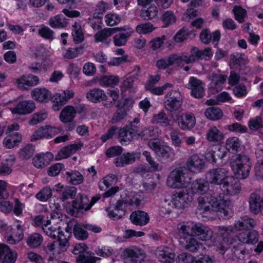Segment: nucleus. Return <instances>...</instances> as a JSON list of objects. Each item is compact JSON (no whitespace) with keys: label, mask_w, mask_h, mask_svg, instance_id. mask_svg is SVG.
Returning <instances> with one entry per match:
<instances>
[{"label":"nucleus","mask_w":263,"mask_h":263,"mask_svg":"<svg viewBox=\"0 0 263 263\" xmlns=\"http://www.w3.org/2000/svg\"><path fill=\"white\" fill-rule=\"evenodd\" d=\"M34 152L35 147L31 144H28L20 149L18 154L22 159L28 160L33 156Z\"/></svg>","instance_id":"3c124183"},{"label":"nucleus","mask_w":263,"mask_h":263,"mask_svg":"<svg viewBox=\"0 0 263 263\" xmlns=\"http://www.w3.org/2000/svg\"><path fill=\"white\" fill-rule=\"evenodd\" d=\"M22 140V135L17 132L11 133L4 139V145L7 148H12L17 146Z\"/></svg>","instance_id":"f704fd0d"},{"label":"nucleus","mask_w":263,"mask_h":263,"mask_svg":"<svg viewBox=\"0 0 263 263\" xmlns=\"http://www.w3.org/2000/svg\"><path fill=\"white\" fill-rule=\"evenodd\" d=\"M0 230L4 232V237L6 241L10 245H15L23 239L24 229L23 226L18 224L15 229L7 223H3L0 224Z\"/></svg>","instance_id":"20e7f679"},{"label":"nucleus","mask_w":263,"mask_h":263,"mask_svg":"<svg viewBox=\"0 0 263 263\" xmlns=\"http://www.w3.org/2000/svg\"><path fill=\"white\" fill-rule=\"evenodd\" d=\"M213 235V232L209 227L201 223H196L194 236H196L199 240L202 241L210 240Z\"/></svg>","instance_id":"a211bd4d"},{"label":"nucleus","mask_w":263,"mask_h":263,"mask_svg":"<svg viewBox=\"0 0 263 263\" xmlns=\"http://www.w3.org/2000/svg\"><path fill=\"white\" fill-rule=\"evenodd\" d=\"M100 84L103 86L115 87L119 83V77L114 75H105L100 79Z\"/></svg>","instance_id":"49530a36"},{"label":"nucleus","mask_w":263,"mask_h":263,"mask_svg":"<svg viewBox=\"0 0 263 263\" xmlns=\"http://www.w3.org/2000/svg\"><path fill=\"white\" fill-rule=\"evenodd\" d=\"M198 209L203 212L215 211L219 212L221 216L229 215L230 201L224 199L223 196H212L209 193L202 194L198 198Z\"/></svg>","instance_id":"f03ea898"},{"label":"nucleus","mask_w":263,"mask_h":263,"mask_svg":"<svg viewBox=\"0 0 263 263\" xmlns=\"http://www.w3.org/2000/svg\"><path fill=\"white\" fill-rule=\"evenodd\" d=\"M233 12L236 20L239 23H243L245 21V18L247 14L246 10L241 6H235L233 9Z\"/></svg>","instance_id":"e2e57ef3"},{"label":"nucleus","mask_w":263,"mask_h":263,"mask_svg":"<svg viewBox=\"0 0 263 263\" xmlns=\"http://www.w3.org/2000/svg\"><path fill=\"white\" fill-rule=\"evenodd\" d=\"M83 146V143H73L68 145L60 150L55 156V160H61L63 159H66L75 153Z\"/></svg>","instance_id":"dca6fc26"},{"label":"nucleus","mask_w":263,"mask_h":263,"mask_svg":"<svg viewBox=\"0 0 263 263\" xmlns=\"http://www.w3.org/2000/svg\"><path fill=\"white\" fill-rule=\"evenodd\" d=\"M180 58L176 54H173L167 59H161L156 62V66L159 69H165L177 62Z\"/></svg>","instance_id":"a19ab883"},{"label":"nucleus","mask_w":263,"mask_h":263,"mask_svg":"<svg viewBox=\"0 0 263 263\" xmlns=\"http://www.w3.org/2000/svg\"><path fill=\"white\" fill-rule=\"evenodd\" d=\"M67 180L73 185H78L82 182L83 177L78 172H66Z\"/></svg>","instance_id":"4d7b16f0"},{"label":"nucleus","mask_w":263,"mask_h":263,"mask_svg":"<svg viewBox=\"0 0 263 263\" xmlns=\"http://www.w3.org/2000/svg\"><path fill=\"white\" fill-rule=\"evenodd\" d=\"M237 237L243 243L254 245L258 240V233L256 231L242 232L238 234Z\"/></svg>","instance_id":"bb28decb"},{"label":"nucleus","mask_w":263,"mask_h":263,"mask_svg":"<svg viewBox=\"0 0 263 263\" xmlns=\"http://www.w3.org/2000/svg\"><path fill=\"white\" fill-rule=\"evenodd\" d=\"M161 170V165H138L135 169V173L142 177L149 175V173Z\"/></svg>","instance_id":"a18cd8bd"},{"label":"nucleus","mask_w":263,"mask_h":263,"mask_svg":"<svg viewBox=\"0 0 263 263\" xmlns=\"http://www.w3.org/2000/svg\"><path fill=\"white\" fill-rule=\"evenodd\" d=\"M126 32H120L115 34L113 37V42L116 46H122L126 45L128 39L133 33L132 29H129Z\"/></svg>","instance_id":"4c0bfd02"},{"label":"nucleus","mask_w":263,"mask_h":263,"mask_svg":"<svg viewBox=\"0 0 263 263\" xmlns=\"http://www.w3.org/2000/svg\"><path fill=\"white\" fill-rule=\"evenodd\" d=\"M175 123L183 130H190L196 124V118L191 113L177 114L172 116Z\"/></svg>","instance_id":"0eeeda50"},{"label":"nucleus","mask_w":263,"mask_h":263,"mask_svg":"<svg viewBox=\"0 0 263 263\" xmlns=\"http://www.w3.org/2000/svg\"><path fill=\"white\" fill-rule=\"evenodd\" d=\"M141 157V154L140 152H124L116 158L115 164H132L140 159Z\"/></svg>","instance_id":"6ab92c4d"},{"label":"nucleus","mask_w":263,"mask_h":263,"mask_svg":"<svg viewBox=\"0 0 263 263\" xmlns=\"http://www.w3.org/2000/svg\"><path fill=\"white\" fill-rule=\"evenodd\" d=\"M117 109L111 118L113 123L122 121L127 115V111L121 107V102L118 101L116 106Z\"/></svg>","instance_id":"8fccbe9b"},{"label":"nucleus","mask_w":263,"mask_h":263,"mask_svg":"<svg viewBox=\"0 0 263 263\" xmlns=\"http://www.w3.org/2000/svg\"><path fill=\"white\" fill-rule=\"evenodd\" d=\"M77 112L76 108L71 105L65 106L60 112L59 119L62 123L66 124L65 128L68 132H71L75 128L76 122L74 119Z\"/></svg>","instance_id":"39448f33"},{"label":"nucleus","mask_w":263,"mask_h":263,"mask_svg":"<svg viewBox=\"0 0 263 263\" xmlns=\"http://www.w3.org/2000/svg\"><path fill=\"white\" fill-rule=\"evenodd\" d=\"M179 243L186 250L196 252L200 247V243L194 235L180 236Z\"/></svg>","instance_id":"aec40b11"},{"label":"nucleus","mask_w":263,"mask_h":263,"mask_svg":"<svg viewBox=\"0 0 263 263\" xmlns=\"http://www.w3.org/2000/svg\"><path fill=\"white\" fill-rule=\"evenodd\" d=\"M124 204L139 206L141 203L140 196L135 193H130L123 200Z\"/></svg>","instance_id":"69168bd1"},{"label":"nucleus","mask_w":263,"mask_h":263,"mask_svg":"<svg viewBox=\"0 0 263 263\" xmlns=\"http://www.w3.org/2000/svg\"><path fill=\"white\" fill-rule=\"evenodd\" d=\"M130 218L134 224L140 226L146 224L149 220L148 214L142 211L133 212L130 216Z\"/></svg>","instance_id":"c756f323"},{"label":"nucleus","mask_w":263,"mask_h":263,"mask_svg":"<svg viewBox=\"0 0 263 263\" xmlns=\"http://www.w3.org/2000/svg\"><path fill=\"white\" fill-rule=\"evenodd\" d=\"M32 98L40 103H48L50 101L53 102L54 96H52L51 92L45 87H36L31 92Z\"/></svg>","instance_id":"ddd939ff"},{"label":"nucleus","mask_w":263,"mask_h":263,"mask_svg":"<svg viewBox=\"0 0 263 263\" xmlns=\"http://www.w3.org/2000/svg\"><path fill=\"white\" fill-rule=\"evenodd\" d=\"M192 183V178L188 174V171L184 166L179 167L172 171L167 177V185L173 189L188 187Z\"/></svg>","instance_id":"7ed1b4c3"},{"label":"nucleus","mask_w":263,"mask_h":263,"mask_svg":"<svg viewBox=\"0 0 263 263\" xmlns=\"http://www.w3.org/2000/svg\"><path fill=\"white\" fill-rule=\"evenodd\" d=\"M196 223L195 222L190 221H183L178 223L177 229L180 236L194 235Z\"/></svg>","instance_id":"cd10ccee"},{"label":"nucleus","mask_w":263,"mask_h":263,"mask_svg":"<svg viewBox=\"0 0 263 263\" xmlns=\"http://www.w3.org/2000/svg\"><path fill=\"white\" fill-rule=\"evenodd\" d=\"M248 127L252 131H257L263 128V118L260 116L250 118L248 122Z\"/></svg>","instance_id":"5fc2aeb1"},{"label":"nucleus","mask_w":263,"mask_h":263,"mask_svg":"<svg viewBox=\"0 0 263 263\" xmlns=\"http://www.w3.org/2000/svg\"><path fill=\"white\" fill-rule=\"evenodd\" d=\"M221 38V33L219 30H216L211 33L209 28L203 29L199 34L201 42L205 45L209 44L211 41L214 46L218 44Z\"/></svg>","instance_id":"f8f14e48"},{"label":"nucleus","mask_w":263,"mask_h":263,"mask_svg":"<svg viewBox=\"0 0 263 263\" xmlns=\"http://www.w3.org/2000/svg\"><path fill=\"white\" fill-rule=\"evenodd\" d=\"M106 212H107V215L114 220L121 218L125 213L124 208H123V202L120 200L118 201L115 210L109 207L106 209Z\"/></svg>","instance_id":"e433bc0d"},{"label":"nucleus","mask_w":263,"mask_h":263,"mask_svg":"<svg viewBox=\"0 0 263 263\" xmlns=\"http://www.w3.org/2000/svg\"><path fill=\"white\" fill-rule=\"evenodd\" d=\"M86 97L89 101L94 103L107 101V99L104 91L97 88L89 89L86 94Z\"/></svg>","instance_id":"5701e85b"},{"label":"nucleus","mask_w":263,"mask_h":263,"mask_svg":"<svg viewBox=\"0 0 263 263\" xmlns=\"http://www.w3.org/2000/svg\"><path fill=\"white\" fill-rule=\"evenodd\" d=\"M228 171L224 168L212 169L209 171L206 178L211 183L222 185L225 179L228 177Z\"/></svg>","instance_id":"9d476101"},{"label":"nucleus","mask_w":263,"mask_h":263,"mask_svg":"<svg viewBox=\"0 0 263 263\" xmlns=\"http://www.w3.org/2000/svg\"><path fill=\"white\" fill-rule=\"evenodd\" d=\"M35 108V105L32 100H25L16 102L10 110L13 115H26L32 112Z\"/></svg>","instance_id":"1a4fd4ad"},{"label":"nucleus","mask_w":263,"mask_h":263,"mask_svg":"<svg viewBox=\"0 0 263 263\" xmlns=\"http://www.w3.org/2000/svg\"><path fill=\"white\" fill-rule=\"evenodd\" d=\"M236 178L243 179L248 177L250 165H231Z\"/></svg>","instance_id":"58836bf2"},{"label":"nucleus","mask_w":263,"mask_h":263,"mask_svg":"<svg viewBox=\"0 0 263 263\" xmlns=\"http://www.w3.org/2000/svg\"><path fill=\"white\" fill-rule=\"evenodd\" d=\"M70 237L69 234L67 235H65V234L61 233V235H59L58 240L57 241L58 247H57V252L59 254L62 252L66 251L67 248L69 246V242L68 238Z\"/></svg>","instance_id":"09e8293b"},{"label":"nucleus","mask_w":263,"mask_h":263,"mask_svg":"<svg viewBox=\"0 0 263 263\" xmlns=\"http://www.w3.org/2000/svg\"><path fill=\"white\" fill-rule=\"evenodd\" d=\"M250 209L252 213H260L263 216V198L255 193L251 194L249 198Z\"/></svg>","instance_id":"4be33fe9"},{"label":"nucleus","mask_w":263,"mask_h":263,"mask_svg":"<svg viewBox=\"0 0 263 263\" xmlns=\"http://www.w3.org/2000/svg\"><path fill=\"white\" fill-rule=\"evenodd\" d=\"M183 103L182 96L179 91L171 90L164 98V105L166 110L170 111L178 110Z\"/></svg>","instance_id":"423d86ee"},{"label":"nucleus","mask_w":263,"mask_h":263,"mask_svg":"<svg viewBox=\"0 0 263 263\" xmlns=\"http://www.w3.org/2000/svg\"><path fill=\"white\" fill-rule=\"evenodd\" d=\"M125 255L135 263L141 262L145 258V254L143 250L137 248L132 247L126 249L124 251Z\"/></svg>","instance_id":"b1692460"},{"label":"nucleus","mask_w":263,"mask_h":263,"mask_svg":"<svg viewBox=\"0 0 263 263\" xmlns=\"http://www.w3.org/2000/svg\"><path fill=\"white\" fill-rule=\"evenodd\" d=\"M189 195L183 192H176L173 195L172 202L174 207L178 209L185 208L187 204Z\"/></svg>","instance_id":"c85d7f7f"},{"label":"nucleus","mask_w":263,"mask_h":263,"mask_svg":"<svg viewBox=\"0 0 263 263\" xmlns=\"http://www.w3.org/2000/svg\"><path fill=\"white\" fill-rule=\"evenodd\" d=\"M191 86V95L196 99H201L205 95L202 81L194 77H191L189 80Z\"/></svg>","instance_id":"2eb2a0df"},{"label":"nucleus","mask_w":263,"mask_h":263,"mask_svg":"<svg viewBox=\"0 0 263 263\" xmlns=\"http://www.w3.org/2000/svg\"><path fill=\"white\" fill-rule=\"evenodd\" d=\"M121 21L120 16L115 13H109L105 16V22L107 26H114Z\"/></svg>","instance_id":"0e129e2a"},{"label":"nucleus","mask_w":263,"mask_h":263,"mask_svg":"<svg viewBox=\"0 0 263 263\" xmlns=\"http://www.w3.org/2000/svg\"><path fill=\"white\" fill-rule=\"evenodd\" d=\"M191 187L193 193L202 195L208 190L209 185L207 181L197 180L192 183Z\"/></svg>","instance_id":"de8ad7c7"},{"label":"nucleus","mask_w":263,"mask_h":263,"mask_svg":"<svg viewBox=\"0 0 263 263\" xmlns=\"http://www.w3.org/2000/svg\"><path fill=\"white\" fill-rule=\"evenodd\" d=\"M53 158V155L51 152L40 153L33 158L32 164H50Z\"/></svg>","instance_id":"72a5a7b5"},{"label":"nucleus","mask_w":263,"mask_h":263,"mask_svg":"<svg viewBox=\"0 0 263 263\" xmlns=\"http://www.w3.org/2000/svg\"><path fill=\"white\" fill-rule=\"evenodd\" d=\"M17 257L16 251H12L5 244L0 243V260L2 263H14Z\"/></svg>","instance_id":"f3484780"},{"label":"nucleus","mask_w":263,"mask_h":263,"mask_svg":"<svg viewBox=\"0 0 263 263\" xmlns=\"http://www.w3.org/2000/svg\"><path fill=\"white\" fill-rule=\"evenodd\" d=\"M48 116V114L46 112H37L34 114L30 120L29 124L30 125L34 126L39 123L42 122L45 120Z\"/></svg>","instance_id":"774afa93"},{"label":"nucleus","mask_w":263,"mask_h":263,"mask_svg":"<svg viewBox=\"0 0 263 263\" xmlns=\"http://www.w3.org/2000/svg\"><path fill=\"white\" fill-rule=\"evenodd\" d=\"M39 78L37 76L29 74L27 76H23L16 80V83L19 88L28 89L30 87L37 85L39 83Z\"/></svg>","instance_id":"412c9836"},{"label":"nucleus","mask_w":263,"mask_h":263,"mask_svg":"<svg viewBox=\"0 0 263 263\" xmlns=\"http://www.w3.org/2000/svg\"><path fill=\"white\" fill-rule=\"evenodd\" d=\"M154 119L156 123L163 127H167L170 125V120L163 110L160 111L154 116Z\"/></svg>","instance_id":"052dcab7"},{"label":"nucleus","mask_w":263,"mask_h":263,"mask_svg":"<svg viewBox=\"0 0 263 263\" xmlns=\"http://www.w3.org/2000/svg\"><path fill=\"white\" fill-rule=\"evenodd\" d=\"M158 9L155 5H150L146 8H143L140 12V16L144 20H151L157 16Z\"/></svg>","instance_id":"37998d69"},{"label":"nucleus","mask_w":263,"mask_h":263,"mask_svg":"<svg viewBox=\"0 0 263 263\" xmlns=\"http://www.w3.org/2000/svg\"><path fill=\"white\" fill-rule=\"evenodd\" d=\"M74 93L72 90H66L63 94L56 93L53 98L52 109L54 111L60 110L68 101L74 97Z\"/></svg>","instance_id":"9b49d317"},{"label":"nucleus","mask_w":263,"mask_h":263,"mask_svg":"<svg viewBox=\"0 0 263 263\" xmlns=\"http://www.w3.org/2000/svg\"><path fill=\"white\" fill-rule=\"evenodd\" d=\"M83 226L77 224L73 228V234L76 238L79 240H84L87 238L88 234L85 230Z\"/></svg>","instance_id":"680f3d73"},{"label":"nucleus","mask_w":263,"mask_h":263,"mask_svg":"<svg viewBox=\"0 0 263 263\" xmlns=\"http://www.w3.org/2000/svg\"><path fill=\"white\" fill-rule=\"evenodd\" d=\"M43 231L48 236L55 238L57 237H59V235H61V233L63 232L60 230V227H53L50 226V222L44 227H43Z\"/></svg>","instance_id":"6e6d98bb"},{"label":"nucleus","mask_w":263,"mask_h":263,"mask_svg":"<svg viewBox=\"0 0 263 263\" xmlns=\"http://www.w3.org/2000/svg\"><path fill=\"white\" fill-rule=\"evenodd\" d=\"M206 117L211 121H217L222 118L223 112L218 107L211 106L206 108L204 112Z\"/></svg>","instance_id":"79ce46f5"},{"label":"nucleus","mask_w":263,"mask_h":263,"mask_svg":"<svg viewBox=\"0 0 263 263\" xmlns=\"http://www.w3.org/2000/svg\"><path fill=\"white\" fill-rule=\"evenodd\" d=\"M134 136L128 126H124L118 130V139L122 145H127L133 140Z\"/></svg>","instance_id":"2f4dec72"},{"label":"nucleus","mask_w":263,"mask_h":263,"mask_svg":"<svg viewBox=\"0 0 263 263\" xmlns=\"http://www.w3.org/2000/svg\"><path fill=\"white\" fill-rule=\"evenodd\" d=\"M220 187L224 194L231 196L239 194L241 190L240 181L232 176L227 177Z\"/></svg>","instance_id":"6e6552de"},{"label":"nucleus","mask_w":263,"mask_h":263,"mask_svg":"<svg viewBox=\"0 0 263 263\" xmlns=\"http://www.w3.org/2000/svg\"><path fill=\"white\" fill-rule=\"evenodd\" d=\"M98 258L94 254L90 252H86L80 255L77 259V263H96Z\"/></svg>","instance_id":"bf43d9fd"},{"label":"nucleus","mask_w":263,"mask_h":263,"mask_svg":"<svg viewBox=\"0 0 263 263\" xmlns=\"http://www.w3.org/2000/svg\"><path fill=\"white\" fill-rule=\"evenodd\" d=\"M240 145V139L237 137H232L227 139L225 147L228 152L236 153L238 152Z\"/></svg>","instance_id":"c03bdc74"},{"label":"nucleus","mask_w":263,"mask_h":263,"mask_svg":"<svg viewBox=\"0 0 263 263\" xmlns=\"http://www.w3.org/2000/svg\"><path fill=\"white\" fill-rule=\"evenodd\" d=\"M191 34L187 27L184 26L180 29L174 35L173 40L177 43H181L187 39Z\"/></svg>","instance_id":"603ef678"},{"label":"nucleus","mask_w":263,"mask_h":263,"mask_svg":"<svg viewBox=\"0 0 263 263\" xmlns=\"http://www.w3.org/2000/svg\"><path fill=\"white\" fill-rule=\"evenodd\" d=\"M174 206L171 201L167 199H164L161 201L159 213L160 216L163 217L166 214H169L172 211Z\"/></svg>","instance_id":"13d9d810"},{"label":"nucleus","mask_w":263,"mask_h":263,"mask_svg":"<svg viewBox=\"0 0 263 263\" xmlns=\"http://www.w3.org/2000/svg\"><path fill=\"white\" fill-rule=\"evenodd\" d=\"M26 243L30 249H36L39 248L43 242V237L39 233H33L29 234L26 237Z\"/></svg>","instance_id":"473e14b6"},{"label":"nucleus","mask_w":263,"mask_h":263,"mask_svg":"<svg viewBox=\"0 0 263 263\" xmlns=\"http://www.w3.org/2000/svg\"><path fill=\"white\" fill-rule=\"evenodd\" d=\"M257 225V221L248 216H244L237 221L233 227H219L218 232L221 236H218L212 239L214 250L223 254L231 243V240L227 237L230 232L242 230H251Z\"/></svg>","instance_id":"f257e3e1"},{"label":"nucleus","mask_w":263,"mask_h":263,"mask_svg":"<svg viewBox=\"0 0 263 263\" xmlns=\"http://www.w3.org/2000/svg\"><path fill=\"white\" fill-rule=\"evenodd\" d=\"M161 21L163 23L162 27L163 28H167L171 25L176 23V16L173 11L167 10L162 14Z\"/></svg>","instance_id":"864d4df0"},{"label":"nucleus","mask_w":263,"mask_h":263,"mask_svg":"<svg viewBox=\"0 0 263 263\" xmlns=\"http://www.w3.org/2000/svg\"><path fill=\"white\" fill-rule=\"evenodd\" d=\"M206 138L209 142L219 144L224 139V134L222 131L216 126L211 127L206 135Z\"/></svg>","instance_id":"a878e982"},{"label":"nucleus","mask_w":263,"mask_h":263,"mask_svg":"<svg viewBox=\"0 0 263 263\" xmlns=\"http://www.w3.org/2000/svg\"><path fill=\"white\" fill-rule=\"evenodd\" d=\"M151 148L155 151L157 159L162 162L168 161L171 156V148L170 147L162 145L157 142L151 143Z\"/></svg>","instance_id":"4468645a"},{"label":"nucleus","mask_w":263,"mask_h":263,"mask_svg":"<svg viewBox=\"0 0 263 263\" xmlns=\"http://www.w3.org/2000/svg\"><path fill=\"white\" fill-rule=\"evenodd\" d=\"M67 73L72 79H77L81 72V68L76 63L69 64L66 68Z\"/></svg>","instance_id":"338daca9"},{"label":"nucleus","mask_w":263,"mask_h":263,"mask_svg":"<svg viewBox=\"0 0 263 263\" xmlns=\"http://www.w3.org/2000/svg\"><path fill=\"white\" fill-rule=\"evenodd\" d=\"M49 25L53 28L62 29L67 27L66 18L61 14H58L50 18Z\"/></svg>","instance_id":"ea45409f"},{"label":"nucleus","mask_w":263,"mask_h":263,"mask_svg":"<svg viewBox=\"0 0 263 263\" xmlns=\"http://www.w3.org/2000/svg\"><path fill=\"white\" fill-rule=\"evenodd\" d=\"M156 255L160 261L163 263H172L175 258V253L168 247L159 248L156 251Z\"/></svg>","instance_id":"393cba45"},{"label":"nucleus","mask_w":263,"mask_h":263,"mask_svg":"<svg viewBox=\"0 0 263 263\" xmlns=\"http://www.w3.org/2000/svg\"><path fill=\"white\" fill-rule=\"evenodd\" d=\"M73 41L76 44L82 43L85 39L84 33L82 29L81 24L75 22L71 27Z\"/></svg>","instance_id":"c9c22d12"},{"label":"nucleus","mask_w":263,"mask_h":263,"mask_svg":"<svg viewBox=\"0 0 263 263\" xmlns=\"http://www.w3.org/2000/svg\"><path fill=\"white\" fill-rule=\"evenodd\" d=\"M114 29L111 28H105L97 32L94 35L95 42L105 43L108 46L111 42V40L107 39L114 34L113 31Z\"/></svg>","instance_id":"7c9ffc66"}]
</instances>
